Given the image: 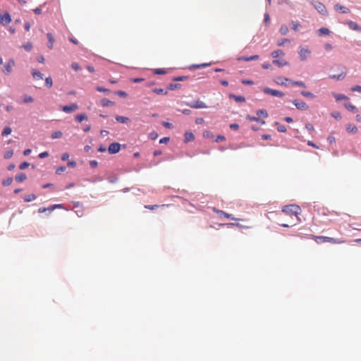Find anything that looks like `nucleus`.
<instances>
[{
  "label": "nucleus",
  "mask_w": 361,
  "mask_h": 361,
  "mask_svg": "<svg viewBox=\"0 0 361 361\" xmlns=\"http://www.w3.org/2000/svg\"><path fill=\"white\" fill-rule=\"evenodd\" d=\"M212 210H213L214 212H215L216 214H219V216L220 217L224 216L225 218L231 219L232 220H239L238 219H235V218L231 216V214H227L226 212H224L222 210H219V209H216L215 207H213Z\"/></svg>",
  "instance_id": "7"
},
{
  "label": "nucleus",
  "mask_w": 361,
  "mask_h": 361,
  "mask_svg": "<svg viewBox=\"0 0 361 361\" xmlns=\"http://www.w3.org/2000/svg\"><path fill=\"white\" fill-rule=\"evenodd\" d=\"M279 32L281 35H286L288 32V28L286 25H283L280 27Z\"/></svg>",
  "instance_id": "33"
},
{
  "label": "nucleus",
  "mask_w": 361,
  "mask_h": 361,
  "mask_svg": "<svg viewBox=\"0 0 361 361\" xmlns=\"http://www.w3.org/2000/svg\"><path fill=\"white\" fill-rule=\"evenodd\" d=\"M11 128L10 127H6L2 131L1 135L3 136H6V135L11 134Z\"/></svg>",
  "instance_id": "38"
},
{
  "label": "nucleus",
  "mask_w": 361,
  "mask_h": 361,
  "mask_svg": "<svg viewBox=\"0 0 361 361\" xmlns=\"http://www.w3.org/2000/svg\"><path fill=\"white\" fill-rule=\"evenodd\" d=\"M13 180V178L12 177H8V178L5 179L2 182V185L4 186H8L10 185Z\"/></svg>",
  "instance_id": "28"
},
{
  "label": "nucleus",
  "mask_w": 361,
  "mask_h": 361,
  "mask_svg": "<svg viewBox=\"0 0 361 361\" xmlns=\"http://www.w3.org/2000/svg\"><path fill=\"white\" fill-rule=\"evenodd\" d=\"M121 149V145L118 142L111 143L108 148L110 154H114L118 153Z\"/></svg>",
  "instance_id": "6"
},
{
  "label": "nucleus",
  "mask_w": 361,
  "mask_h": 361,
  "mask_svg": "<svg viewBox=\"0 0 361 361\" xmlns=\"http://www.w3.org/2000/svg\"><path fill=\"white\" fill-rule=\"evenodd\" d=\"M56 208H63V205L62 204H54V205L51 206V207H49L48 211L49 212H51Z\"/></svg>",
  "instance_id": "45"
},
{
  "label": "nucleus",
  "mask_w": 361,
  "mask_h": 361,
  "mask_svg": "<svg viewBox=\"0 0 361 361\" xmlns=\"http://www.w3.org/2000/svg\"><path fill=\"white\" fill-rule=\"evenodd\" d=\"M169 141V137H165L161 138L159 140V143H161V144L167 143Z\"/></svg>",
  "instance_id": "63"
},
{
  "label": "nucleus",
  "mask_w": 361,
  "mask_h": 361,
  "mask_svg": "<svg viewBox=\"0 0 361 361\" xmlns=\"http://www.w3.org/2000/svg\"><path fill=\"white\" fill-rule=\"evenodd\" d=\"M47 37L48 38L49 42H48V47L50 49H53L54 43V37L51 33H47Z\"/></svg>",
  "instance_id": "14"
},
{
  "label": "nucleus",
  "mask_w": 361,
  "mask_h": 361,
  "mask_svg": "<svg viewBox=\"0 0 361 361\" xmlns=\"http://www.w3.org/2000/svg\"><path fill=\"white\" fill-rule=\"evenodd\" d=\"M61 109L65 113H71L78 109V106L77 104H71L69 106H61Z\"/></svg>",
  "instance_id": "5"
},
{
  "label": "nucleus",
  "mask_w": 361,
  "mask_h": 361,
  "mask_svg": "<svg viewBox=\"0 0 361 361\" xmlns=\"http://www.w3.org/2000/svg\"><path fill=\"white\" fill-rule=\"evenodd\" d=\"M158 137V134L157 132H151L149 134V137L152 140H155L157 139Z\"/></svg>",
  "instance_id": "46"
},
{
  "label": "nucleus",
  "mask_w": 361,
  "mask_h": 361,
  "mask_svg": "<svg viewBox=\"0 0 361 361\" xmlns=\"http://www.w3.org/2000/svg\"><path fill=\"white\" fill-rule=\"evenodd\" d=\"M282 212L290 216L292 219L294 216L295 219L291 222L292 226L296 225L300 221L298 215L301 213V209L296 204L286 205L283 207Z\"/></svg>",
  "instance_id": "1"
},
{
  "label": "nucleus",
  "mask_w": 361,
  "mask_h": 361,
  "mask_svg": "<svg viewBox=\"0 0 361 361\" xmlns=\"http://www.w3.org/2000/svg\"><path fill=\"white\" fill-rule=\"evenodd\" d=\"M290 83L293 85L300 86L302 87H305V84L302 81H290Z\"/></svg>",
  "instance_id": "35"
},
{
  "label": "nucleus",
  "mask_w": 361,
  "mask_h": 361,
  "mask_svg": "<svg viewBox=\"0 0 361 361\" xmlns=\"http://www.w3.org/2000/svg\"><path fill=\"white\" fill-rule=\"evenodd\" d=\"M242 83L244 84V85H253L254 84V82L252 80H242Z\"/></svg>",
  "instance_id": "57"
},
{
  "label": "nucleus",
  "mask_w": 361,
  "mask_h": 361,
  "mask_svg": "<svg viewBox=\"0 0 361 361\" xmlns=\"http://www.w3.org/2000/svg\"><path fill=\"white\" fill-rule=\"evenodd\" d=\"M289 80L286 78H282V77H279L276 79V82L278 84V85H283L285 81H288Z\"/></svg>",
  "instance_id": "29"
},
{
  "label": "nucleus",
  "mask_w": 361,
  "mask_h": 361,
  "mask_svg": "<svg viewBox=\"0 0 361 361\" xmlns=\"http://www.w3.org/2000/svg\"><path fill=\"white\" fill-rule=\"evenodd\" d=\"M317 32L319 35H329L330 33L329 30L326 27H322V28L319 29Z\"/></svg>",
  "instance_id": "25"
},
{
  "label": "nucleus",
  "mask_w": 361,
  "mask_h": 361,
  "mask_svg": "<svg viewBox=\"0 0 361 361\" xmlns=\"http://www.w3.org/2000/svg\"><path fill=\"white\" fill-rule=\"evenodd\" d=\"M71 68L75 71H79L80 69V65L75 62L71 64Z\"/></svg>",
  "instance_id": "49"
},
{
  "label": "nucleus",
  "mask_w": 361,
  "mask_h": 361,
  "mask_svg": "<svg viewBox=\"0 0 361 361\" xmlns=\"http://www.w3.org/2000/svg\"><path fill=\"white\" fill-rule=\"evenodd\" d=\"M203 136L207 138H214V134L209 130L204 131L203 133Z\"/></svg>",
  "instance_id": "36"
},
{
  "label": "nucleus",
  "mask_w": 361,
  "mask_h": 361,
  "mask_svg": "<svg viewBox=\"0 0 361 361\" xmlns=\"http://www.w3.org/2000/svg\"><path fill=\"white\" fill-rule=\"evenodd\" d=\"M90 165L92 168H96L98 166V163H97V161L96 160H91L90 161Z\"/></svg>",
  "instance_id": "56"
},
{
  "label": "nucleus",
  "mask_w": 361,
  "mask_h": 361,
  "mask_svg": "<svg viewBox=\"0 0 361 361\" xmlns=\"http://www.w3.org/2000/svg\"><path fill=\"white\" fill-rule=\"evenodd\" d=\"M283 54H284L283 51L281 49H279V50L273 51L271 55L273 58H277L279 56H281Z\"/></svg>",
  "instance_id": "27"
},
{
  "label": "nucleus",
  "mask_w": 361,
  "mask_h": 361,
  "mask_svg": "<svg viewBox=\"0 0 361 361\" xmlns=\"http://www.w3.org/2000/svg\"><path fill=\"white\" fill-rule=\"evenodd\" d=\"M231 97H233L236 102H245V99L243 96H235V95H231Z\"/></svg>",
  "instance_id": "30"
},
{
  "label": "nucleus",
  "mask_w": 361,
  "mask_h": 361,
  "mask_svg": "<svg viewBox=\"0 0 361 361\" xmlns=\"http://www.w3.org/2000/svg\"><path fill=\"white\" fill-rule=\"evenodd\" d=\"M257 116H262L264 118H267L268 116V114H267V111H265V110H259V111H257Z\"/></svg>",
  "instance_id": "41"
},
{
  "label": "nucleus",
  "mask_w": 361,
  "mask_h": 361,
  "mask_svg": "<svg viewBox=\"0 0 361 361\" xmlns=\"http://www.w3.org/2000/svg\"><path fill=\"white\" fill-rule=\"evenodd\" d=\"M35 198H36V196L35 195L32 194V195H27V197L24 199V201L30 202L32 200H35Z\"/></svg>",
  "instance_id": "44"
},
{
  "label": "nucleus",
  "mask_w": 361,
  "mask_h": 361,
  "mask_svg": "<svg viewBox=\"0 0 361 361\" xmlns=\"http://www.w3.org/2000/svg\"><path fill=\"white\" fill-rule=\"evenodd\" d=\"M33 99L30 96H24V102H31Z\"/></svg>",
  "instance_id": "62"
},
{
  "label": "nucleus",
  "mask_w": 361,
  "mask_h": 361,
  "mask_svg": "<svg viewBox=\"0 0 361 361\" xmlns=\"http://www.w3.org/2000/svg\"><path fill=\"white\" fill-rule=\"evenodd\" d=\"M62 136V133L61 131H56L51 134V138L56 139L59 138Z\"/></svg>",
  "instance_id": "39"
},
{
  "label": "nucleus",
  "mask_w": 361,
  "mask_h": 361,
  "mask_svg": "<svg viewBox=\"0 0 361 361\" xmlns=\"http://www.w3.org/2000/svg\"><path fill=\"white\" fill-rule=\"evenodd\" d=\"M310 54V51L308 49L301 48L299 51V55L301 61H305Z\"/></svg>",
  "instance_id": "10"
},
{
  "label": "nucleus",
  "mask_w": 361,
  "mask_h": 361,
  "mask_svg": "<svg viewBox=\"0 0 361 361\" xmlns=\"http://www.w3.org/2000/svg\"><path fill=\"white\" fill-rule=\"evenodd\" d=\"M349 27L353 30L361 31V27L355 22L349 21L347 23Z\"/></svg>",
  "instance_id": "15"
},
{
  "label": "nucleus",
  "mask_w": 361,
  "mask_h": 361,
  "mask_svg": "<svg viewBox=\"0 0 361 361\" xmlns=\"http://www.w3.org/2000/svg\"><path fill=\"white\" fill-rule=\"evenodd\" d=\"M194 139H195V136H194L192 133H191V132H186L185 133V142H188L192 141V140H194Z\"/></svg>",
  "instance_id": "17"
},
{
  "label": "nucleus",
  "mask_w": 361,
  "mask_h": 361,
  "mask_svg": "<svg viewBox=\"0 0 361 361\" xmlns=\"http://www.w3.org/2000/svg\"><path fill=\"white\" fill-rule=\"evenodd\" d=\"M159 206L158 204H154V205H145V207L146 209H150V210H154L156 208H158Z\"/></svg>",
  "instance_id": "52"
},
{
  "label": "nucleus",
  "mask_w": 361,
  "mask_h": 361,
  "mask_svg": "<svg viewBox=\"0 0 361 361\" xmlns=\"http://www.w3.org/2000/svg\"><path fill=\"white\" fill-rule=\"evenodd\" d=\"M311 238L314 239L317 243H330L333 244H343L345 243V240H343V238H334L323 235H312Z\"/></svg>",
  "instance_id": "2"
},
{
  "label": "nucleus",
  "mask_w": 361,
  "mask_h": 361,
  "mask_svg": "<svg viewBox=\"0 0 361 361\" xmlns=\"http://www.w3.org/2000/svg\"><path fill=\"white\" fill-rule=\"evenodd\" d=\"M331 116H332L334 118H336V119H341V114H340V113H339V112H338V111L333 112V113L331 114Z\"/></svg>",
  "instance_id": "53"
},
{
  "label": "nucleus",
  "mask_w": 361,
  "mask_h": 361,
  "mask_svg": "<svg viewBox=\"0 0 361 361\" xmlns=\"http://www.w3.org/2000/svg\"><path fill=\"white\" fill-rule=\"evenodd\" d=\"M351 90L353 92H361V86L360 85H355L351 87Z\"/></svg>",
  "instance_id": "50"
},
{
  "label": "nucleus",
  "mask_w": 361,
  "mask_h": 361,
  "mask_svg": "<svg viewBox=\"0 0 361 361\" xmlns=\"http://www.w3.org/2000/svg\"><path fill=\"white\" fill-rule=\"evenodd\" d=\"M324 48L326 51H330L333 49V47L331 44H329V43H326L324 45Z\"/></svg>",
  "instance_id": "64"
},
{
  "label": "nucleus",
  "mask_w": 361,
  "mask_h": 361,
  "mask_svg": "<svg viewBox=\"0 0 361 361\" xmlns=\"http://www.w3.org/2000/svg\"><path fill=\"white\" fill-rule=\"evenodd\" d=\"M238 128H239V126L237 123H232L230 125V128L232 130H236L238 129Z\"/></svg>",
  "instance_id": "61"
},
{
  "label": "nucleus",
  "mask_w": 361,
  "mask_h": 361,
  "mask_svg": "<svg viewBox=\"0 0 361 361\" xmlns=\"http://www.w3.org/2000/svg\"><path fill=\"white\" fill-rule=\"evenodd\" d=\"M277 130L279 132H281V133H286L287 130L286 126H279L277 128Z\"/></svg>",
  "instance_id": "55"
},
{
  "label": "nucleus",
  "mask_w": 361,
  "mask_h": 361,
  "mask_svg": "<svg viewBox=\"0 0 361 361\" xmlns=\"http://www.w3.org/2000/svg\"><path fill=\"white\" fill-rule=\"evenodd\" d=\"M293 104L295 106V107L298 109H301V110H307L308 109V106L304 102H299L297 99H295L294 101H293Z\"/></svg>",
  "instance_id": "9"
},
{
  "label": "nucleus",
  "mask_w": 361,
  "mask_h": 361,
  "mask_svg": "<svg viewBox=\"0 0 361 361\" xmlns=\"http://www.w3.org/2000/svg\"><path fill=\"white\" fill-rule=\"evenodd\" d=\"M300 25L298 22H295V21L291 22V27L293 30H298V28L300 27Z\"/></svg>",
  "instance_id": "40"
},
{
  "label": "nucleus",
  "mask_w": 361,
  "mask_h": 361,
  "mask_svg": "<svg viewBox=\"0 0 361 361\" xmlns=\"http://www.w3.org/2000/svg\"><path fill=\"white\" fill-rule=\"evenodd\" d=\"M314 7L321 13H326V10L324 5L320 2H316L314 4Z\"/></svg>",
  "instance_id": "11"
},
{
  "label": "nucleus",
  "mask_w": 361,
  "mask_h": 361,
  "mask_svg": "<svg viewBox=\"0 0 361 361\" xmlns=\"http://www.w3.org/2000/svg\"><path fill=\"white\" fill-rule=\"evenodd\" d=\"M346 130L349 133H356L357 132V128L355 125L348 124L346 126Z\"/></svg>",
  "instance_id": "22"
},
{
  "label": "nucleus",
  "mask_w": 361,
  "mask_h": 361,
  "mask_svg": "<svg viewBox=\"0 0 361 361\" xmlns=\"http://www.w3.org/2000/svg\"><path fill=\"white\" fill-rule=\"evenodd\" d=\"M262 91L265 93V94H271L274 97H282L284 96V94L279 90H272L269 87H264L262 89Z\"/></svg>",
  "instance_id": "3"
},
{
  "label": "nucleus",
  "mask_w": 361,
  "mask_h": 361,
  "mask_svg": "<svg viewBox=\"0 0 361 361\" xmlns=\"http://www.w3.org/2000/svg\"><path fill=\"white\" fill-rule=\"evenodd\" d=\"M153 92L157 94H162L166 95L167 94L168 92L162 88H155L152 90Z\"/></svg>",
  "instance_id": "23"
},
{
  "label": "nucleus",
  "mask_w": 361,
  "mask_h": 361,
  "mask_svg": "<svg viewBox=\"0 0 361 361\" xmlns=\"http://www.w3.org/2000/svg\"><path fill=\"white\" fill-rule=\"evenodd\" d=\"M334 96L336 99V101H341V100H343V99H348V98L344 95V94H334Z\"/></svg>",
  "instance_id": "26"
},
{
  "label": "nucleus",
  "mask_w": 361,
  "mask_h": 361,
  "mask_svg": "<svg viewBox=\"0 0 361 361\" xmlns=\"http://www.w3.org/2000/svg\"><path fill=\"white\" fill-rule=\"evenodd\" d=\"M66 171L65 166H60L56 170V173L57 174H61V173L64 172Z\"/></svg>",
  "instance_id": "51"
},
{
  "label": "nucleus",
  "mask_w": 361,
  "mask_h": 361,
  "mask_svg": "<svg viewBox=\"0 0 361 361\" xmlns=\"http://www.w3.org/2000/svg\"><path fill=\"white\" fill-rule=\"evenodd\" d=\"M32 75L35 80H42L43 74L37 70H33L32 72Z\"/></svg>",
  "instance_id": "16"
},
{
  "label": "nucleus",
  "mask_w": 361,
  "mask_h": 361,
  "mask_svg": "<svg viewBox=\"0 0 361 361\" xmlns=\"http://www.w3.org/2000/svg\"><path fill=\"white\" fill-rule=\"evenodd\" d=\"M226 140L225 137L224 135H218L215 140L216 142L224 141Z\"/></svg>",
  "instance_id": "59"
},
{
  "label": "nucleus",
  "mask_w": 361,
  "mask_h": 361,
  "mask_svg": "<svg viewBox=\"0 0 361 361\" xmlns=\"http://www.w3.org/2000/svg\"><path fill=\"white\" fill-rule=\"evenodd\" d=\"M259 59V56L258 55H253V56H240L238 59V61H254V60H257Z\"/></svg>",
  "instance_id": "12"
},
{
  "label": "nucleus",
  "mask_w": 361,
  "mask_h": 361,
  "mask_svg": "<svg viewBox=\"0 0 361 361\" xmlns=\"http://www.w3.org/2000/svg\"><path fill=\"white\" fill-rule=\"evenodd\" d=\"M101 104L103 106H108L109 105H111L113 102L107 99H103L101 101Z\"/></svg>",
  "instance_id": "31"
},
{
  "label": "nucleus",
  "mask_w": 361,
  "mask_h": 361,
  "mask_svg": "<svg viewBox=\"0 0 361 361\" xmlns=\"http://www.w3.org/2000/svg\"><path fill=\"white\" fill-rule=\"evenodd\" d=\"M11 21V16L8 13H5L3 15H0V23L3 25H6Z\"/></svg>",
  "instance_id": "8"
},
{
  "label": "nucleus",
  "mask_w": 361,
  "mask_h": 361,
  "mask_svg": "<svg viewBox=\"0 0 361 361\" xmlns=\"http://www.w3.org/2000/svg\"><path fill=\"white\" fill-rule=\"evenodd\" d=\"M273 63L279 67L285 66L288 64V63L285 60H274Z\"/></svg>",
  "instance_id": "21"
},
{
  "label": "nucleus",
  "mask_w": 361,
  "mask_h": 361,
  "mask_svg": "<svg viewBox=\"0 0 361 361\" xmlns=\"http://www.w3.org/2000/svg\"><path fill=\"white\" fill-rule=\"evenodd\" d=\"M290 42V40L284 38L281 40H279L277 42V45L281 47V46H283L286 42Z\"/></svg>",
  "instance_id": "47"
},
{
  "label": "nucleus",
  "mask_w": 361,
  "mask_h": 361,
  "mask_svg": "<svg viewBox=\"0 0 361 361\" xmlns=\"http://www.w3.org/2000/svg\"><path fill=\"white\" fill-rule=\"evenodd\" d=\"M335 8L336 11H338L343 13H348L350 11L348 8L341 6L339 4H336Z\"/></svg>",
  "instance_id": "18"
},
{
  "label": "nucleus",
  "mask_w": 361,
  "mask_h": 361,
  "mask_svg": "<svg viewBox=\"0 0 361 361\" xmlns=\"http://www.w3.org/2000/svg\"><path fill=\"white\" fill-rule=\"evenodd\" d=\"M209 65H210L209 63H201V64L192 65V67L195 69H199L201 68H204V67L209 66Z\"/></svg>",
  "instance_id": "37"
},
{
  "label": "nucleus",
  "mask_w": 361,
  "mask_h": 361,
  "mask_svg": "<svg viewBox=\"0 0 361 361\" xmlns=\"http://www.w3.org/2000/svg\"><path fill=\"white\" fill-rule=\"evenodd\" d=\"M305 128L310 131H314V128L313 126V125H312L311 123H307L305 125Z\"/></svg>",
  "instance_id": "54"
},
{
  "label": "nucleus",
  "mask_w": 361,
  "mask_h": 361,
  "mask_svg": "<svg viewBox=\"0 0 361 361\" xmlns=\"http://www.w3.org/2000/svg\"><path fill=\"white\" fill-rule=\"evenodd\" d=\"M344 106L350 111L355 112L357 111V108L354 105H353L352 104L345 103L344 104Z\"/></svg>",
  "instance_id": "24"
},
{
  "label": "nucleus",
  "mask_w": 361,
  "mask_h": 361,
  "mask_svg": "<svg viewBox=\"0 0 361 361\" xmlns=\"http://www.w3.org/2000/svg\"><path fill=\"white\" fill-rule=\"evenodd\" d=\"M15 180L19 183L23 182V174L17 175L15 178Z\"/></svg>",
  "instance_id": "60"
},
{
  "label": "nucleus",
  "mask_w": 361,
  "mask_h": 361,
  "mask_svg": "<svg viewBox=\"0 0 361 361\" xmlns=\"http://www.w3.org/2000/svg\"><path fill=\"white\" fill-rule=\"evenodd\" d=\"M154 73L159 75L165 74L166 72L164 69L157 68L154 70Z\"/></svg>",
  "instance_id": "43"
},
{
  "label": "nucleus",
  "mask_w": 361,
  "mask_h": 361,
  "mask_svg": "<svg viewBox=\"0 0 361 361\" xmlns=\"http://www.w3.org/2000/svg\"><path fill=\"white\" fill-rule=\"evenodd\" d=\"M345 77V73H342L338 75H330V78H332V79H336V80H342Z\"/></svg>",
  "instance_id": "32"
},
{
  "label": "nucleus",
  "mask_w": 361,
  "mask_h": 361,
  "mask_svg": "<svg viewBox=\"0 0 361 361\" xmlns=\"http://www.w3.org/2000/svg\"><path fill=\"white\" fill-rule=\"evenodd\" d=\"M75 119L79 122L81 123L83 121H86L87 119V116L85 114H80L75 116Z\"/></svg>",
  "instance_id": "20"
},
{
  "label": "nucleus",
  "mask_w": 361,
  "mask_h": 361,
  "mask_svg": "<svg viewBox=\"0 0 361 361\" xmlns=\"http://www.w3.org/2000/svg\"><path fill=\"white\" fill-rule=\"evenodd\" d=\"M45 83H46V85L48 87H51L53 85V82H52V79L51 77H48L45 79Z\"/></svg>",
  "instance_id": "42"
},
{
  "label": "nucleus",
  "mask_w": 361,
  "mask_h": 361,
  "mask_svg": "<svg viewBox=\"0 0 361 361\" xmlns=\"http://www.w3.org/2000/svg\"><path fill=\"white\" fill-rule=\"evenodd\" d=\"M301 94L305 97H310V98L314 97V95L312 92H307V91H302Z\"/></svg>",
  "instance_id": "34"
},
{
  "label": "nucleus",
  "mask_w": 361,
  "mask_h": 361,
  "mask_svg": "<svg viewBox=\"0 0 361 361\" xmlns=\"http://www.w3.org/2000/svg\"><path fill=\"white\" fill-rule=\"evenodd\" d=\"M188 105L192 108V109H205V108H207V106L206 105V104L202 101H200V100H197V101H194V102H192L190 104H188Z\"/></svg>",
  "instance_id": "4"
},
{
  "label": "nucleus",
  "mask_w": 361,
  "mask_h": 361,
  "mask_svg": "<svg viewBox=\"0 0 361 361\" xmlns=\"http://www.w3.org/2000/svg\"><path fill=\"white\" fill-rule=\"evenodd\" d=\"M13 150H8L5 153L4 158L9 159L13 156Z\"/></svg>",
  "instance_id": "48"
},
{
  "label": "nucleus",
  "mask_w": 361,
  "mask_h": 361,
  "mask_svg": "<svg viewBox=\"0 0 361 361\" xmlns=\"http://www.w3.org/2000/svg\"><path fill=\"white\" fill-rule=\"evenodd\" d=\"M116 121L121 123H126L130 121L129 118L123 116H116Z\"/></svg>",
  "instance_id": "19"
},
{
  "label": "nucleus",
  "mask_w": 361,
  "mask_h": 361,
  "mask_svg": "<svg viewBox=\"0 0 361 361\" xmlns=\"http://www.w3.org/2000/svg\"><path fill=\"white\" fill-rule=\"evenodd\" d=\"M32 47V44L30 42H28L25 45H24V49H25L26 51H30Z\"/></svg>",
  "instance_id": "58"
},
{
  "label": "nucleus",
  "mask_w": 361,
  "mask_h": 361,
  "mask_svg": "<svg viewBox=\"0 0 361 361\" xmlns=\"http://www.w3.org/2000/svg\"><path fill=\"white\" fill-rule=\"evenodd\" d=\"M14 65V61L11 60L6 66L4 69V73L6 74H8L11 72L12 66Z\"/></svg>",
  "instance_id": "13"
}]
</instances>
